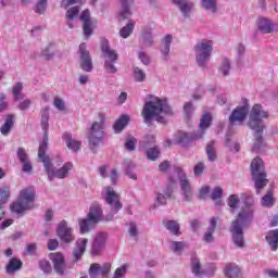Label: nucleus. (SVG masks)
Segmentation results:
<instances>
[{
    "mask_svg": "<svg viewBox=\"0 0 278 278\" xmlns=\"http://www.w3.org/2000/svg\"><path fill=\"white\" fill-rule=\"evenodd\" d=\"M80 21L83 22V29H84L85 37L90 38V35L94 29V25H97V21L90 18V11L88 10H85L80 14Z\"/></svg>",
    "mask_w": 278,
    "mask_h": 278,
    "instance_id": "dca6fc26",
    "label": "nucleus"
},
{
    "mask_svg": "<svg viewBox=\"0 0 278 278\" xmlns=\"http://www.w3.org/2000/svg\"><path fill=\"white\" fill-rule=\"evenodd\" d=\"M253 223V211L247 208L240 211L236 220L231 223L232 242L237 249H244V227H249Z\"/></svg>",
    "mask_w": 278,
    "mask_h": 278,
    "instance_id": "20e7f679",
    "label": "nucleus"
},
{
    "mask_svg": "<svg viewBox=\"0 0 278 278\" xmlns=\"http://www.w3.org/2000/svg\"><path fill=\"white\" fill-rule=\"evenodd\" d=\"M134 23H128L119 30L121 38H129L134 34Z\"/></svg>",
    "mask_w": 278,
    "mask_h": 278,
    "instance_id": "a18cd8bd",
    "label": "nucleus"
},
{
    "mask_svg": "<svg viewBox=\"0 0 278 278\" xmlns=\"http://www.w3.org/2000/svg\"><path fill=\"white\" fill-rule=\"evenodd\" d=\"M39 268L43 273L49 274V273H51V263H49V261H47V260H42L39 262Z\"/></svg>",
    "mask_w": 278,
    "mask_h": 278,
    "instance_id": "bf43d9fd",
    "label": "nucleus"
},
{
    "mask_svg": "<svg viewBox=\"0 0 278 278\" xmlns=\"http://www.w3.org/2000/svg\"><path fill=\"white\" fill-rule=\"evenodd\" d=\"M10 197V188L3 187L0 189V223L3 220V217L5 216V211H3L4 203L8 202V198Z\"/></svg>",
    "mask_w": 278,
    "mask_h": 278,
    "instance_id": "c85d7f7f",
    "label": "nucleus"
},
{
    "mask_svg": "<svg viewBox=\"0 0 278 278\" xmlns=\"http://www.w3.org/2000/svg\"><path fill=\"white\" fill-rule=\"evenodd\" d=\"M78 14H79V7H73L67 10V12L65 14V18L67 21H74V18H76V16H78Z\"/></svg>",
    "mask_w": 278,
    "mask_h": 278,
    "instance_id": "3c124183",
    "label": "nucleus"
},
{
    "mask_svg": "<svg viewBox=\"0 0 278 278\" xmlns=\"http://www.w3.org/2000/svg\"><path fill=\"white\" fill-rule=\"evenodd\" d=\"M262 118H268V113L262 105L255 104L250 112V119L248 122L250 129L255 131V141L252 147V151L254 153H257L260 149L264 147V139L262 138V134L264 131V121H262Z\"/></svg>",
    "mask_w": 278,
    "mask_h": 278,
    "instance_id": "f03ea898",
    "label": "nucleus"
},
{
    "mask_svg": "<svg viewBox=\"0 0 278 278\" xmlns=\"http://www.w3.org/2000/svg\"><path fill=\"white\" fill-rule=\"evenodd\" d=\"M187 244L184 241H169L170 251H173V253H177L178 255H181V253H184Z\"/></svg>",
    "mask_w": 278,
    "mask_h": 278,
    "instance_id": "e433bc0d",
    "label": "nucleus"
},
{
    "mask_svg": "<svg viewBox=\"0 0 278 278\" xmlns=\"http://www.w3.org/2000/svg\"><path fill=\"white\" fill-rule=\"evenodd\" d=\"M200 3L206 14H218V0H200Z\"/></svg>",
    "mask_w": 278,
    "mask_h": 278,
    "instance_id": "5701e85b",
    "label": "nucleus"
},
{
    "mask_svg": "<svg viewBox=\"0 0 278 278\" xmlns=\"http://www.w3.org/2000/svg\"><path fill=\"white\" fill-rule=\"evenodd\" d=\"M173 197V188L167 187L163 193H157L156 201L159 205H166V201Z\"/></svg>",
    "mask_w": 278,
    "mask_h": 278,
    "instance_id": "c9c22d12",
    "label": "nucleus"
},
{
    "mask_svg": "<svg viewBox=\"0 0 278 278\" xmlns=\"http://www.w3.org/2000/svg\"><path fill=\"white\" fill-rule=\"evenodd\" d=\"M12 127H14V117L13 115H9L7 116L4 124L1 126L0 131L3 136H8Z\"/></svg>",
    "mask_w": 278,
    "mask_h": 278,
    "instance_id": "58836bf2",
    "label": "nucleus"
},
{
    "mask_svg": "<svg viewBox=\"0 0 278 278\" xmlns=\"http://www.w3.org/2000/svg\"><path fill=\"white\" fill-rule=\"evenodd\" d=\"M206 155L208 162H216V160H218V154H216V147L214 146V141H211L206 146Z\"/></svg>",
    "mask_w": 278,
    "mask_h": 278,
    "instance_id": "a19ab883",
    "label": "nucleus"
},
{
    "mask_svg": "<svg viewBox=\"0 0 278 278\" xmlns=\"http://www.w3.org/2000/svg\"><path fill=\"white\" fill-rule=\"evenodd\" d=\"M131 3H134V0H122V9L119 11V17L122 21L131 16Z\"/></svg>",
    "mask_w": 278,
    "mask_h": 278,
    "instance_id": "cd10ccee",
    "label": "nucleus"
},
{
    "mask_svg": "<svg viewBox=\"0 0 278 278\" xmlns=\"http://www.w3.org/2000/svg\"><path fill=\"white\" fill-rule=\"evenodd\" d=\"M125 275H127V265L126 264L116 268L113 278H125Z\"/></svg>",
    "mask_w": 278,
    "mask_h": 278,
    "instance_id": "864d4df0",
    "label": "nucleus"
},
{
    "mask_svg": "<svg viewBox=\"0 0 278 278\" xmlns=\"http://www.w3.org/2000/svg\"><path fill=\"white\" fill-rule=\"evenodd\" d=\"M36 243H29L26 245V255H36Z\"/></svg>",
    "mask_w": 278,
    "mask_h": 278,
    "instance_id": "774afa93",
    "label": "nucleus"
},
{
    "mask_svg": "<svg viewBox=\"0 0 278 278\" xmlns=\"http://www.w3.org/2000/svg\"><path fill=\"white\" fill-rule=\"evenodd\" d=\"M80 53V68L85 71V73H92V58L90 56V52L86 49V45L81 43L79 46Z\"/></svg>",
    "mask_w": 278,
    "mask_h": 278,
    "instance_id": "2eb2a0df",
    "label": "nucleus"
},
{
    "mask_svg": "<svg viewBox=\"0 0 278 278\" xmlns=\"http://www.w3.org/2000/svg\"><path fill=\"white\" fill-rule=\"evenodd\" d=\"M79 225V231L80 233H88L90 229H94V225H97L90 217H86L85 219H79L78 222Z\"/></svg>",
    "mask_w": 278,
    "mask_h": 278,
    "instance_id": "7c9ffc66",
    "label": "nucleus"
},
{
    "mask_svg": "<svg viewBox=\"0 0 278 278\" xmlns=\"http://www.w3.org/2000/svg\"><path fill=\"white\" fill-rule=\"evenodd\" d=\"M47 153V137L45 142L39 144L38 149V157L43 162V168L47 173L49 181H53V179H66L68 177L71 170L74 168L72 162H66L62 167L55 168L51 163V159L46 155Z\"/></svg>",
    "mask_w": 278,
    "mask_h": 278,
    "instance_id": "7ed1b4c3",
    "label": "nucleus"
},
{
    "mask_svg": "<svg viewBox=\"0 0 278 278\" xmlns=\"http://www.w3.org/2000/svg\"><path fill=\"white\" fill-rule=\"evenodd\" d=\"M56 236L64 244H71V242H75V233H73V228L70 227L68 223L64 219L58 225Z\"/></svg>",
    "mask_w": 278,
    "mask_h": 278,
    "instance_id": "f8f14e48",
    "label": "nucleus"
},
{
    "mask_svg": "<svg viewBox=\"0 0 278 278\" xmlns=\"http://www.w3.org/2000/svg\"><path fill=\"white\" fill-rule=\"evenodd\" d=\"M220 197H223V189L220 187H216L215 189H213L211 193V198L213 199V201L220 199Z\"/></svg>",
    "mask_w": 278,
    "mask_h": 278,
    "instance_id": "0e129e2a",
    "label": "nucleus"
},
{
    "mask_svg": "<svg viewBox=\"0 0 278 278\" xmlns=\"http://www.w3.org/2000/svg\"><path fill=\"white\" fill-rule=\"evenodd\" d=\"M257 27L263 34H270V31H273V22L266 17H260L257 21Z\"/></svg>",
    "mask_w": 278,
    "mask_h": 278,
    "instance_id": "c756f323",
    "label": "nucleus"
},
{
    "mask_svg": "<svg viewBox=\"0 0 278 278\" xmlns=\"http://www.w3.org/2000/svg\"><path fill=\"white\" fill-rule=\"evenodd\" d=\"M191 273L192 275H194V277H210V271L207 270V268L203 267V265H201V261L197 257H193L191 260Z\"/></svg>",
    "mask_w": 278,
    "mask_h": 278,
    "instance_id": "6ab92c4d",
    "label": "nucleus"
},
{
    "mask_svg": "<svg viewBox=\"0 0 278 278\" xmlns=\"http://www.w3.org/2000/svg\"><path fill=\"white\" fill-rule=\"evenodd\" d=\"M184 112H185L186 116L190 117L192 112H194V105L192 104V102L185 103Z\"/></svg>",
    "mask_w": 278,
    "mask_h": 278,
    "instance_id": "338daca9",
    "label": "nucleus"
},
{
    "mask_svg": "<svg viewBox=\"0 0 278 278\" xmlns=\"http://www.w3.org/2000/svg\"><path fill=\"white\" fill-rule=\"evenodd\" d=\"M102 197L111 208V214L106 215L105 220H114V214H118V211L123 210L121 195L113 187L106 186L102 189Z\"/></svg>",
    "mask_w": 278,
    "mask_h": 278,
    "instance_id": "6e6552de",
    "label": "nucleus"
},
{
    "mask_svg": "<svg viewBox=\"0 0 278 278\" xmlns=\"http://www.w3.org/2000/svg\"><path fill=\"white\" fill-rule=\"evenodd\" d=\"M127 123H129V116L122 115L113 125L115 134H121L127 127Z\"/></svg>",
    "mask_w": 278,
    "mask_h": 278,
    "instance_id": "f704fd0d",
    "label": "nucleus"
},
{
    "mask_svg": "<svg viewBox=\"0 0 278 278\" xmlns=\"http://www.w3.org/2000/svg\"><path fill=\"white\" fill-rule=\"evenodd\" d=\"M178 8L184 16H189L190 12H192V8H194V4L185 0L182 3L178 4Z\"/></svg>",
    "mask_w": 278,
    "mask_h": 278,
    "instance_id": "c03bdc74",
    "label": "nucleus"
},
{
    "mask_svg": "<svg viewBox=\"0 0 278 278\" xmlns=\"http://www.w3.org/2000/svg\"><path fill=\"white\" fill-rule=\"evenodd\" d=\"M136 142L137 140L134 137H128L125 143L126 149L128 151H134V149H136Z\"/></svg>",
    "mask_w": 278,
    "mask_h": 278,
    "instance_id": "e2e57ef3",
    "label": "nucleus"
},
{
    "mask_svg": "<svg viewBox=\"0 0 278 278\" xmlns=\"http://www.w3.org/2000/svg\"><path fill=\"white\" fill-rule=\"evenodd\" d=\"M87 218H89V220L97 225V223H99L101 218H103V208H101V204H91L89 212L87 214Z\"/></svg>",
    "mask_w": 278,
    "mask_h": 278,
    "instance_id": "aec40b11",
    "label": "nucleus"
},
{
    "mask_svg": "<svg viewBox=\"0 0 278 278\" xmlns=\"http://www.w3.org/2000/svg\"><path fill=\"white\" fill-rule=\"evenodd\" d=\"M266 242L269 244L271 251L278 249V229L269 230L265 237Z\"/></svg>",
    "mask_w": 278,
    "mask_h": 278,
    "instance_id": "393cba45",
    "label": "nucleus"
},
{
    "mask_svg": "<svg viewBox=\"0 0 278 278\" xmlns=\"http://www.w3.org/2000/svg\"><path fill=\"white\" fill-rule=\"evenodd\" d=\"M21 268H23V262L16 257H13L9 260L5 270L8 275H14V273H17V270Z\"/></svg>",
    "mask_w": 278,
    "mask_h": 278,
    "instance_id": "a878e982",
    "label": "nucleus"
},
{
    "mask_svg": "<svg viewBox=\"0 0 278 278\" xmlns=\"http://www.w3.org/2000/svg\"><path fill=\"white\" fill-rule=\"evenodd\" d=\"M53 105L59 112H64L66 110V104L61 98H54Z\"/></svg>",
    "mask_w": 278,
    "mask_h": 278,
    "instance_id": "6e6d98bb",
    "label": "nucleus"
},
{
    "mask_svg": "<svg viewBox=\"0 0 278 278\" xmlns=\"http://www.w3.org/2000/svg\"><path fill=\"white\" fill-rule=\"evenodd\" d=\"M219 71L224 76L229 75V71H231V62L228 59H224Z\"/></svg>",
    "mask_w": 278,
    "mask_h": 278,
    "instance_id": "8fccbe9b",
    "label": "nucleus"
},
{
    "mask_svg": "<svg viewBox=\"0 0 278 278\" xmlns=\"http://www.w3.org/2000/svg\"><path fill=\"white\" fill-rule=\"evenodd\" d=\"M110 270H112V264L104 263L102 266L100 265V275H102V277H108Z\"/></svg>",
    "mask_w": 278,
    "mask_h": 278,
    "instance_id": "052dcab7",
    "label": "nucleus"
},
{
    "mask_svg": "<svg viewBox=\"0 0 278 278\" xmlns=\"http://www.w3.org/2000/svg\"><path fill=\"white\" fill-rule=\"evenodd\" d=\"M195 63L200 68H207V63L212 60V52L214 51V41L202 39L194 48Z\"/></svg>",
    "mask_w": 278,
    "mask_h": 278,
    "instance_id": "423d86ee",
    "label": "nucleus"
},
{
    "mask_svg": "<svg viewBox=\"0 0 278 278\" xmlns=\"http://www.w3.org/2000/svg\"><path fill=\"white\" fill-rule=\"evenodd\" d=\"M101 51L104 59V70L106 71V73L114 75L118 71L116 68V65H114L118 61V53L116 52V50L110 47L109 41L102 42Z\"/></svg>",
    "mask_w": 278,
    "mask_h": 278,
    "instance_id": "1a4fd4ad",
    "label": "nucleus"
},
{
    "mask_svg": "<svg viewBox=\"0 0 278 278\" xmlns=\"http://www.w3.org/2000/svg\"><path fill=\"white\" fill-rule=\"evenodd\" d=\"M214 231H216V217L210 219L208 229L204 233V242H214Z\"/></svg>",
    "mask_w": 278,
    "mask_h": 278,
    "instance_id": "2f4dec72",
    "label": "nucleus"
},
{
    "mask_svg": "<svg viewBox=\"0 0 278 278\" xmlns=\"http://www.w3.org/2000/svg\"><path fill=\"white\" fill-rule=\"evenodd\" d=\"M261 205L263 207H273V205H275V198L273 197L271 190L267 191V193L261 199Z\"/></svg>",
    "mask_w": 278,
    "mask_h": 278,
    "instance_id": "79ce46f5",
    "label": "nucleus"
},
{
    "mask_svg": "<svg viewBox=\"0 0 278 278\" xmlns=\"http://www.w3.org/2000/svg\"><path fill=\"white\" fill-rule=\"evenodd\" d=\"M100 122H94L88 132V140L90 147H99L103 142V123L105 117L103 114H99Z\"/></svg>",
    "mask_w": 278,
    "mask_h": 278,
    "instance_id": "9d476101",
    "label": "nucleus"
},
{
    "mask_svg": "<svg viewBox=\"0 0 278 278\" xmlns=\"http://www.w3.org/2000/svg\"><path fill=\"white\" fill-rule=\"evenodd\" d=\"M132 73H134V79L138 84H142L143 81H147V73L144 72V70L138 66H135L132 67Z\"/></svg>",
    "mask_w": 278,
    "mask_h": 278,
    "instance_id": "4c0bfd02",
    "label": "nucleus"
},
{
    "mask_svg": "<svg viewBox=\"0 0 278 278\" xmlns=\"http://www.w3.org/2000/svg\"><path fill=\"white\" fill-rule=\"evenodd\" d=\"M210 125H212V114L204 113L200 119V131L195 135V138H203V134H205V129H208Z\"/></svg>",
    "mask_w": 278,
    "mask_h": 278,
    "instance_id": "b1692460",
    "label": "nucleus"
},
{
    "mask_svg": "<svg viewBox=\"0 0 278 278\" xmlns=\"http://www.w3.org/2000/svg\"><path fill=\"white\" fill-rule=\"evenodd\" d=\"M101 275V265L98 263H93L90 265L89 268V277L90 278H98Z\"/></svg>",
    "mask_w": 278,
    "mask_h": 278,
    "instance_id": "49530a36",
    "label": "nucleus"
},
{
    "mask_svg": "<svg viewBox=\"0 0 278 278\" xmlns=\"http://www.w3.org/2000/svg\"><path fill=\"white\" fill-rule=\"evenodd\" d=\"M63 140L65 141L67 149H70V151H73V153L81 151V141L73 138V135H71L70 132H65L63 135Z\"/></svg>",
    "mask_w": 278,
    "mask_h": 278,
    "instance_id": "412c9836",
    "label": "nucleus"
},
{
    "mask_svg": "<svg viewBox=\"0 0 278 278\" xmlns=\"http://www.w3.org/2000/svg\"><path fill=\"white\" fill-rule=\"evenodd\" d=\"M163 225L167 229V231L173 233V236H181V227L179 226V223L177 220L166 219L163 222Z\"/></svg>",
    "mask_w": 278,
    "mask_h": 278,
    "instance_id": "bb28decb",
    "label": "nucleus"
},
{
    "mask_svg": "<svg viewBox=\"0 0 278 278\" xmlns=\"http://www.w3.org/2000/svg\"><path fill=\"white\" fill-rule=\"evenodd\" d=\"M225 275L226 278H242V269L238 265H228Z\"/></svg>",
    "mask_w": 278,
    "mask_h": 278,
    "instance_id": "72a5a7b5",
    "label": "nucleus"
},
{
    "mask_svg": "<svg viewBox=\"0 0 278 278\" xmlns=\"http://www.w3.org/2000/svg\"><path fill=\"white\" fill-rule=\"evenodd\" d=\"M176 170L178 173V179L180 181V194L184 198V201L190 203L194 197L192 186H190V181H188V177L181 168L177 167Z\"/></svg>",
    "mask_w": 278,
    "mask_h": 278,
    "instance_id": "9b49d317",
    "label": "nucleus"
},
{
    "mask_svg": "<svg viewBox=\"0 0 278 278\" xmlns=\"http://www.w3.org/2000/svg\"><path fill=\"white\" fill-rule=\"evenodd\" d=\"M139 60L140 62L144 65V66H149V64H151V58H149V54L147 52H139Z\"/></svg>",
    "mask_w": 278,
    "mask_h": 278,
    "instance_id": "13d9d810",
    "label": "nucleus"
},
{
    "mask_svg": "<svg viewBox=\"0 0 278 278\" xmlns=\"http://www.w3.org/2000/svg\"><path fill=\"white\" fill-rule=\"evenodd\" d=\"M128 232L131 238H136L138 236V226L136 225V223L130 222L128 224Z\"/></svg>",
    "mask_w": 278,
    "mask_h": 278,
    "instance_id": "680f3d73",
    "label": "nucleus"
},
{
    "mask_svg": "<svg viewBox=\"0 0 278 278\" xmlns=\"http://www.w3.org/2000/svg\"><path fill=\"white\" fill-rule=\"evenodd\" d=\"M238 203H240V199L237 194H232L228 198V205L231 210H236V207H238Z\"/></svg>",
    "mask_w": 278,
    "mask_h": 278,
    "instance_id": "4d7b16f0",
    "label": "nucleus"
},
{
    "mask_svg": "<svg viewBox=\"0 0 278 278\" xmlns=\"http://www.w3.org/2000/svg\"><path fill=\"white\" fill-rule=\"evenodd\" d=\"M17 157L21 164H23L24 162H29V154H27V150H25L24 148L17 149Z\"/></svg>",
    "mask_w": 278,
    "mask_h": 278,
    "instance_id": "603ef678",
    "label": "nucleus"
},
{
    "mask_svg": "<svg viewBox=\"0 0 278 278\" xmlns=\"http://www.w3.org/2000/svg\"><path fill=\"white\" fill-rule=\"evenodd\" d=\"M108 242V233L106 232H98L93 238V242L91 244V255L93 257H99L103 251H105V244Z\"/></svg>",
    "mask_w": 278,
    "mask_h": 278,
    "instance_id": "ddd939ff",
    "label": "nucleus"
},
{
    "mask_svg": "<svg viewBox=\"0 0 278 278\" xmlns=\"http://www.w3.org/2000/svg\"><path fill=\"white\" fill-rule=\"evenodd\" d=\"M41 128L43 129V140L47 139V147H49V108H45L41 110Z\"/></svg>",
    "mask_w": 278,
    "mask_h": 278,
    "instance_id": "4be33fe9",
    "label": "nucleus"
},
{
    "mask_svg": "<svg viewBox=\"0 0 278 278\" xmlns=\"http://www.w3.org/2000/svg\"><path fill=\"white\" fill-rule=\"evenodd\" d=\"M12 94L14 97V101H21L25 99V94H23V83H16L12 87Z\"/></svg>",
    "mask_w": 278,
    "mask_h": 278,
    "instance_id": "ea45409f",
    "label": "nucleus"
},
{
    "mask_svg": "<svg viewBox=\"0 0 278 278\" xmlns=\"http://www.w3.org/2000/svg\"><path fill=\"white\" fill-rule=\"evenodd\" d=\"M86 247H88V239L79 238L76 241V247L73 251V262L81 261L84 254L86 253Z\"/></svg>",
    "mask_w": 278,
    "mask_h": 278,
    "instance_id": "a211bd4d",
    "label": "nucleus"
},
{
    "mask_svg": "<svg viewBox=\"0 0 278 278\" xmlns=\"http://www.w3.org/2000/svg\"><path fill=\"white\" fill-rule=\"evenodd\" d=\"M197 136L190 137L187 132H177L174 137V144H187L190 140H198Z\"/></svg>",
    "mask_w": 278,
    "mask_h": 278,
    "instance_id": "473e14b6",
    "label": "nucleus"
},
{
    "mask_svg": "<svg viewBox=\"0 0 278 278\" xmlns=\"http://www.w3.org/2000/svg\"><path fill=\"white\" fill-rule=\"evenodd\" d=\"M50 260L56 275L63 276L66 270V261L64 260V255L60 252L50 253Z\"/></svg>",
    "mask_w": 278,
    "mask_h": 278,
    "instance_id": "f3484780",
    "label": "nucleus"
},
{
    "mask_svg": "<svg viewBox=\"0 0 278 278\" xmlns=\"http://www.w3.org/2000/svg\"><path fill=\"white\" fill-rule=\"evenodd\" d=\"M142 40H143V45L146 47H151V45H153V34L151 33V30H146L142 34Z\"/></svg>",
    "mask_w": 278,
    "mask_h": 278,
    "instance_id": "09e8293b",
    "label": "nucleus"
},
{
    "mask_svg": "<svg viewBox=\"0 0 278 278\" xmlns=\"http://www.w3.org/2000/svg\"><path fill=\"white\" fill-rule=\"evenodd\" d=\"M249 116V105L237 106L229 116L230 127H236V125H242Z\"/></svg>",
    "mask_w": 278,
    "mask_h": 278,
    "instance_id": "4468645a",
    "label": "nucleus"
},
{
    "mask_svg": "<svg viewBox=\"0 0 278 278\" xmlns=\"http://www.w3.org/2000/svg\"><path fill=\"white\" fill-rule=\"evenodd\" d=\"M147 157H148V160L155 162V160H157V157H160V148L154 147V148L148 149Z\"/></svg>",
    "mask_w": 278,
    "mask_h": 278,
    "instance_id": "de8ad7c7",
    "label": "nucleus"
},
{
    "mask_svg": "<svg viewBox=\"0 0 278 278\" xmlns=\"http://www.w3.org/2000/svg\"><path fill=\"white\" fill-rule=\"evenodd\" d=\"M30 106H31V100L25 99L20 102L18 110H22V112H25V110H29Z\"/></svg>",
    "mask_w": 278,
    "mask_h": 278,
    "instance_id": "69168bd1",
    "label": "nucleus"
},
{
    "mask_svg": "<svg viewBox=\"0 0 278 278\" xmlns=\"http://www.w3.org/2000/svg\"><path fill=\"white\" fill-rule=\"evenodd\" d=\"M252 179L255 184L256 194H260L264 188L268 185V179H266V170L264 169V161L256 157L251 163Z\"/></svg>",
    "mask_w": 278,
    "mask_h": 278,
    "instance_id": "0eeeda50",
    "label": "nucleus"
},
{
    "mask_svg": "<svg viewBox=\"0 0 278 278\" xmlns=\"http://www.w3.org/2000/svg\"><path fill=\"white\" fill-rule=\"evenodd\" d=\"M243 203H244V207H242L240 210V212H242L243 210H251L252 211V220H253V214L255 212V210L253 208V205L255 203V201L253 200V195H249V194H244L243 195Z\"/></svg>",
    "mask_w": 278,
    "mask_h": 278,
    "instance_id": "37998d69",
    "label": "nucleus"
},
{
    "mask_svg": "<svg viewBox=\"0 0 278 278\" xmlns=\"http://www.w3.org/2000/svg\"><path fill=\"white\" fill-rule=\"evenodd\" d=\"M36 191L34 188H24L20 191L17 200L10 205V208L15 214H23V212H27L34 207Z\"/></svg>",
    "mask_w": 278,
    "mask_h": 278,
    "instance_id": "39448f33",
    "label": "nucleus"
},
{
    "mask_svg": "<svg viewBox=\"0 0 278 278\" xmlns=\"http://www.w3.org/2000/svg\"><path fill=\"white\" fill-rule=\"evenodd\" d=\"M126 165L128 166L126 168V175L129 177V179H138V177L136 176V173H134L130 168H135L136 165L134 163H131V161H126Z\"/></svg>",
    "mask_w": 278,
    "mask_h": 278,
    "instance_id": "5fc2aeb1",
    "label": "nucleus"
},
{
    "mask_svg": "<svg viewBox=\"0 0 278 278\" xmlns=\"http://www.w3.org/2000/svg\"><path fill=\"white\" fill-rule=\"evenodd\" d=\"M170 114H173V110L168 105V101L155 96H147L141 113L144 123H151V121L166 123V116H170Z\"/></svg>",
    "mask_w": 278,
    "mask_h": 278,
    "instance_id": "f257e3e1",
    "label": "nucleus"
}]
</instances>
